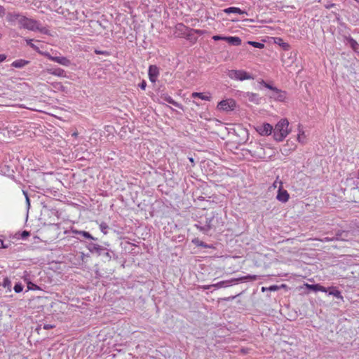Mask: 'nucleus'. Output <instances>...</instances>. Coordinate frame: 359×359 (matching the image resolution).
<instances>
[{
  "instance_id": "37998d69",
  "label": "nucleus",
  "mask_w": 359,
  "mask_h": 359,
  "mask_svg": "<svg viewBox=\"0 0 359 359\" xmlns=\"http://www.w3.org/2000/svg\"><path fill=\"white\" fill-rule=\"evenodd\" d=\"M236 297V296H232V297H228V300H231V299H233Z\"/></svg>"
},
{
  "instance_id": "c85d7f7f",
  "label": "nucleus",
  "mask_w": 359,
  "mask_h": 359,
  "mask_svg": "<svg viewBox=\"0 0 359 359\" xmlns=\"http://www.w3.org/2000/svg\"><path fill=\"white\" fill-rule=\"evenodd\" d=\"M329 294L332 295L337 298H342V297L341 295V292L337 290H333L332 291H330L329 292Z\"/></svg>"
},
{
  "instance_id": "9d476101",
  "label": "nucleus",
  "mask_w": 359,
  "mask_h": 359,
  "mask_svg": "<svg viewBox=\"0 0 359 359\" xmlns=\"http://www.w3.org/2000/svg\"><path fill=\"white\" fill-rule=\"evenodd\" d=\"M86 248L90 252H95L98 255H101L103 253V252L106 251V249L104 248L102 246L92 242L88 243Z\"/></svg>"
},
{
  "instance_id": "20e7f679",
  "label": "nucleus",
  "mask_w": 359,
  "mask_h": 359,
  "mask_svg": "<svg viewBox=\"0 0 359 359\" xmlns=\"http://www.w3.org/2000/svg\"><path fill=\"white\" fill-rule=\"evenodd\" d=\"M257 279V276L248 275V276L240 277L238 278H231V279L226 280H222V281L218 282L215 284L205 286V288L210 289L211 287H215V288L219 289V288H222V287H227L229 286H231V285H233L235 284H238L239 283L245 281L247 280H255Z\"/></svg>"
},
{
  "instance_id": "3c124183",
  "label": "nucleus",
  "mask_w": 359,
  "mask_h": 359,
  "mask_svg": "<svg viewBox=\"0 0 359 359\" xmlns=\"http://www.w3.org/2000/svg\"><path fill=\"white\" fill-rule=\"evenodd\" d=\"M193 102L195 103L196 105H198V104L196 103V101H194Z\"/></svg>"
},
{
  "instance_id": "6ab92c4d",
  "label": "nucleus",
  "mask_w": 359,
  "mask_h": 359,
  "mask_svg": "<svg viewBox=\"0 0 359 359\" xmlns=\"http://www.w3.org/2000/svg\"><path fill=\"white\" fill-rule=\"evenodd\" d=\"M226 41L232 46H240L241 39L238 36H226Z\"/></svg>"
},
{
  "instance_id": "cd10ccee",
  "label": "nucleus",
  "mask_w": 359,
  "mask_h": 359,
  "mask_svg": "<svg viewBox=\"0 0 359 359\" xmlns=\"http://www.w3.org/2000/svg\"><path fill=\"white\" fill-rule=\"evenodd\" d=\"M248 43L257 48H262L264 46V43L256 41H249Z\"/></svg>"
},
{
  "instance_id": "7c9ffc66",
  "label": "nucleus",
  "mask_w": 359,
  "mask_h": 359,
  "mask_svg": "<svg viewBox=\"0 0 359 359\" xmlns=\"http://www.w3.org/2000/svg\"><path fill=\"white\" fill-rule=\"evenodd\" d=\"M23 290V286L21 283H16L14 286V290L16 293H19L22 292Z\"/></svg>"
},
{
  "instance_id": "7ed1b4c3",
  "label": "nucleus",
  "mask_w": 359,
  "mask_h": 359,
  "mask_svg": "<svg viewBox=\"0 0 359 359\" xmlns=\"http://www.w3.org/2000/svg\"><path fill=\"white\" fill-rule=\"evenodd\" d=\"M219 223L217 214L212 212L205 216L204 222H200L199 224H196V227L200 231L207 233L211 229L216 228Z\"/></svg>"
},
{
  "instance_id": "a18cd8bd",
  "label": "nucleus",
  "mask_w": 359,
  "mask_h": 359,
  "mask_svg": "<svg viewBox=\"0 0 359 359\" xmlns=\"http://www.w3.org/2000/svg\"><path fill=\"white\" fill-rule=\"evenodd\" d=\"M257 156H258L259 158H262V156H261V154H260L259 152H258Z\"/></svg>"
},
{
  "instance_id": "49530a36",
  "label": "nucleus",
  "mask_w": 359,
  "mask_h": 359,
  "mask_svg": "<svg viewBox=\"0 0 359 359\" xmlns=\"http://www.w3.org/2000/svg\"><path fill=\"white\" fill-rule=\"evenodd\" d=\"M325 241H332L333 239H330V238H325Z\"/></svg>"
},
{
  "instance_id": "f3484780",
  "label": "nucleus",
  "mask_w": 359,
  "mask_h": 359,
  "mask_svg": "<svg viewBox=\"0 0 359 359\" xmlns=\"http://www.w3.org/2000/svg\"><path fill=\"white\" fill-rule=\"evenodd\" d=\"M191 97L200 98L202 100H206V101H210L211 100V96L209 93H208L207 94H204L203 93L194 92L191 94Z\"/></svg>"
},
{
  "instance_id": "4468645a",
  "label": "nucleus",
  "mask_w": 359,
  "mask_h": 359,
  "mask_svg": "<svg viewBox=\"0 0 359 359\" xmlns=\"http://www.w3.org/2000/svg\"><path fill=\"white\" fill-rule=\"evenodd\" d=\"M346 44L349 45L354 51H355V52H358L359 51V44L352 37L346 36Z\"/></svg>"
},
{
  "instance_id": "aec40b11",
  "label": "nucleus",
  "mask_w": 359,
  "mask_h": 359,
  "mask_svg": "<svg viewBox=\"0 0 359 359\" xmlns=\"http://www.w3.org/2000/svg\"><path fill=\"white\" fill-rule=\"evenodd\" d=\"M306 286L307 288L312 290L315 292H318V291H320V292H327V289L325 287H323L319 284H313V285L306 284Z\"/></svg>"
},
{
  "instance_id": "de8ad7c7",
  "label": "nucleus",
  "mask_w": 359,
  "mask_h": 359,
  "mask_svg": "<svg viewBox=\"0 0 359 359\" xmlns=\"http://www.w3.org/2000/svg\"><path fill=\"white\" fill-rule=\"evenodd\" d=\"M94 23H95V24H98V25H100V23L98 21H95V22H94Z\"/></svg>"
},
{
  "instance_id": "c9c22d12",
  "label": "nucleus",
  "mask_w": 359,
  "mask_h": 359,
  "mask_svg": "<svg viewBox=\"0 0 359 359\" xmlns=\"http://www.w3.org/2000/svg\"><path fill=\"white\" fill-rule=\"evenodd\" d=\"M25 196V198H26V202H27V204L28 205V207L30 205V203H29V198L27 196V194L25 192V191H23Z\"/></svg>"
},
{
  "instance_id": "2f4dec72",
  "label": "nucleus",
  "mask_w": 359,
  "mask_h": 359,
  "mask_svg": "<svg viewBox=\"0 0 359 359\" xmlns=\"http://www.w3.org/2000/svg\"><path fill=\"white\" fill-rule=\"evenodd\" d=\"M226 36H219V35H215V36H212V39L214 41L223 40V41H226Z\"/></svg>"
},
{
  "instance_id": "412c9836",
  "label": "nucleus",
  "mask_w": 359,
  "mask_h": 359,
  "mask_svg": "<svg viewBox=\"0 0 359 359\" xmlns=\"http://www.w3.org/2000/svg\"><path fill=\"white\" fill-rule=\"evenodd\" d=\"M28 63H29V61L22 60V59H20V60H16L13 61L11 64V66L15 68H22L25 65H27Z\"/></svg>"
},
{
  "instance_id": "a19ab883",
  "label": "nucleus",
  "mask_w": 359,
  "mask_h": 359,
  "mask_svg": "<svg viewBox=\"0 0 359 359\" xmlns=\"http://www.w3.org/2000/svg\"><path fill=\"white\" fill-rule=\"evenodd\" d=\"M104 255H105L107 258H109V259H110V258H111V256H110V255H109V252H107V251H106V252H104Z\"/></svg>"
},
{
  "instance_id": "b1692460",
  "label": "nucleus",
  "mask_w": 359,
  "mask_h": 359,
  "mask_svg": "<svg viewBox=\"0 0 359 359\" xmlns=\"http://www.w3.org/2000/svg\"><path fill=\"white\" fill-rule=\"evenodd\" d=\"M24 15H22L19 13H11L8 16L9 21H18L20 25V18H23Z\"/></svg>"
},
{
  "instance_id": "1a4fd4ad",
  "label": "nucleus",
  "mask_w": 359,
  "mask_h": 359,
  "mask_svg": "<svg viewBox=\"0 0 359 359\" xmlns=\"http://www.w3.org/2000/svg\"><path fill=\"white\" fill-rule=\"evenodd\" d=\"M279 184H280V186H279V189L278 191V194L276 196V199L278 201H279L280 202L286 203L287 201H288V200L290 198V195L286 190L282 189V182L281 181L279 182Z\"/></svg>"
},
{
  "instance_id": "e433bc0d",
  "label": "nucleus",
  "mask_w": 359,
  "mask_h": 359,
  "mask_svg": "<svg viewBox=\"0 0 359 359\" xmlns=\"http://www.w3.org/2000/svg\"><path fill=\"white\" fill-rule=\"evenodd\" d=\"M6 58V56L4 54H0V62H4Z\"/></svg>"
},
{
  "instance_id": "ea45409f",
  "label": "nucleus",
  "mask_w": 359,
  "mask_h": 359,
  "mask_svg": "<svg viewBox=\"0 0 359 359\" xmlns=\"http://www.w3.org/2000/svg\"><path fill=\"white\" fill-rule=\"evenodd\" d=\"M279 182H280V181H278V179H277V180L273 182V187L274 188L277 187V184H278V183L279 184Z\"/></svg>"
},
{
  "instance_id": "bb28decb",
  "label": "nucleus",
  "mask_w": 359,
  "mask_h": 359,
  "mask_svg": "<svg viewBox=\"0 0 359 359\" xmlns=\"http://www.w3.org/2000/svg\"><path fill=\"white\" fill-rule=\"evenodd\" d=\"M259 83L261 85H263L266 88L270 89L271 90H272V93L276 90V89H277V88L273 87V86L266 83L264 80H262L261 81H259Z\"/></svg>"
},
{
  "instance_id": "5701e85b",
  "label": "nucleus",
  "mask_w": 359,
  "mask_h": 359,
  "mask_svg": "<svg viewBox=\"0 0 359 359\" xmlns=\"http://www.w3.org/2000/svg\"><path fill=\"white\" fill-rule=\"evenodd\" d=\"M1 286L4 287V288H6L8 292H11V280L8 277L4 278L2 283H1Z\"/></svg>"
},
{
  "instance_id": "473e14b6",
  "label": "nucleus",
  "mask_w": 359,
  "mask_h": 359,
  "mask_svg": "<svg viewBox=\"0 0 359 359\" xmlns=\"http://www.w3.org/2000/svg\"><path fill=\"white\" fill-rule=\"evenodd\" d=\"M146 86H147V83L144 81H142L140 84H139V87L142 89V90H145L146 88Z\"/></svg>"
},
{
  "instance_id": "79ce46f5",
  "label": "nucleus",
  "mask_w": 359,
  "mask_h": 359,
  "mask_svg": "<svg viewBox=\"0 0 359 359\" xmlns=\"http://www.w3.org/2000/svg\"><path fill=\"white\" fill-rule=\"evenodd\" d=\"M341 233H340V234H337V237H336V239H337V240H339V239L344 240V238H341Z\"/></svg>"
},
{
  "instance_id": "a878e982",
  "label": "nucleus",
  "mask_w": 359,
  "mask_h": 359,
  "mask_svg": "<svg viewBox=\"0 0 359 359\" xmlns=\"http://www.w3.org/2000/svg\"><path fill=\"white\" fill-rule=\"evenodd\" d=\"M32 39H25V41L28 46H29L31 48H32L34 50L38 51L40 54H41V51L39 50V47L36 46L34 43H32Z\"/></svg>"
},
{
  "instance_id": "ddd939ff",
  "label": "nucleus",
  "mask_w": 359,
  "mask_h": 359,
  "mask_svg": "<svg viewBox=\"0 0 359 359\" xmlns=\"http://www.w3.org/2000/svg\"><path fill=\"white\" fill-rule=\"evenodd\" d=\"M224 12L225 13L229 14V13H236V14H246L248 15L247 12L244 10H241L239 8L237 7H229L225 9H224Z\"/></svg>"
},
{
  "instance_id": "c756f323",
  "label": "nucleus",
  "mask_w": 359,
  "mask_h": 359,
  "mask_svg": "<svg viewBox=\"0 0 359 359\" xmlns=\"http://www.w3.org/2000/svg\"><path fill=\"white\" fill-rule=\"evenodd\" d=\"M100 229L104 234L107 233L108 226L107 225V224L103 223V222L101 223L100 225Z\"/></svg>"
},
{
  "instance_id": "4be33fe9",
  "label": "nucleus",
  "mask_w": 359,
  "mask_h": 359,
  "mask_svg": "<svg viewBox=\"0 0 359 359\" xmlns=\"http://www.w3.org/2000/svg\"><path fill=\"white\" fill-rule=\"evenodd\" d=\"M245 97H247L249 101L254 102L255 104H258L259 102V95L254 93H247Z\"/></svg>"
},
{
  "instance_id": "f8f14e48",
  "label": "nucleus",
  "mask_w": 359,
  "mask_h": 359,
  "mask_svg": "<svg viewBox=\"0 0 359 359\" xmlns=\"http://www.w3.org/2000/svg\"><path fill=\"white\" fill-rule=\"evenodd\" d=\"M271 97L274 98L275 100H277L278 101H283L286 95L284 91H282L279 89H276V90L270 95Z\"/></svg>"
},
{
  "instance_id": "a211bd4d",
  "label": "nucleus",
  "mask_w": 359,
  "mask_h": 359,
  "mask_svg": "<svg viewBox=\"0 0 359 359\" xmlns=\"http://www.w3.org/2000/svg\"><path fill=\"white\" fill-rule=\"evenodd\" d=\"M72 233L82 236L83 238L90 240H96L89 232L85 231L72 230Z\"/></svg>"
},
{
  "instance_id": "423d86ee",
  "label": "nucleus",
  "mask_w": 359,
  "mask_h": 359,
  "mask_svg": "<svg viewBox=\"0 0 359 359\" xmlns=\"http://www.w3.org/2000/svg\"><path fill=\"white\" fill-rule=\"evenodd\" d=\"M41 55L48 57L50 60L57 62L65 67H69L71 65V61L67 57L64 56H53L49 53H41Z\"/></svg>"
},
{
  "instance_id": "72a5a7b5",
  "label": "nucleus",
  "mask_w": 359,
  "mask_h": 359,
  "mask_svg": "<svg viewBox=\"0 0 359 359\" xmlns=\"http://www.w3.org/2000/svg\"><path fill=\"white\" fill-rule=\"evenodd\" d=\"M334 6H335V4H333V3H329V4H325V7L327 9H330V8H331L334 7Z\"/></svg>"
},
{
  "instance_id": "f03ea898",
  "label": "nucleus",
  "mask_w": 359,
  "mask_h": 359,
  "mask_svg": "<svg viewBox=\"0 0 359 359\" xmlns=\"http://www.w3.org/2000/svg\"><path fill=\"white\" fill-rule=\"evenodd\" d=\"M289 122L286 118H282L275 126L273 133L276 141H283L290 133Z\"/></svg>"
},
{
  "instance_id": "4c0bfd02",
  "label": "nucleus",
  "mask_w": 359,
  "mask_h": 359,
  "mask_svg": "<svg viewBox=\"0 0 359 359\" xmlns=\"http://www.w3.org/2000/svg\"><path fill=\"white\" fill-rule=\"evenodd\" d=\"M8 245H5L3 241L0 240V248H6Z\"/></svg>"
},
{
  "instance_id": "39448f33",
  "label": "nucleus",
  "mask_w": 359,
  "mask_h": 359,
  "mask_svg": "<svg viewBox=\"0 0 359 359\" xmlns=\"http://www.w3.org/2000/svg\"><path fill=\"white\" fill-rule=\"evenodd\" d=\"M228 76L233 80L243 81L244 80L254 79V76L242 69H231L227 73Z\"/></svg>"
},
{
  "instance_id": "393cba45",
  "label": "nucleus",
  "mask_w": 359,
  "mask_h": 359,
  "mask_svg": "<svg viewBox=\"0 0 359 359\" xmlns=\"http://www.w3.org/2000/svg\"><path fill=\"white\" fill-rule=\"evenodd\" d=\"M297 140L299 141V142H301V143H305L306 140V136L305 135L304 131L300 128L299 129Z\"/></svg>"
},
{
  "instance_id": "58836bf2",
  "label": "nucleus",
  "mask_w": 359,
  "mask_h": 359,
  "mask_svg": "<svg viewBox=\"0 0 359 359\" xmlns=\"http://www.w3.org/2000/svg\"><path fill=\"white\" fill-rule=\"evenodd\" d=\"M276 289H277V286H276V285H273L269 287V290L271 291H275V290H276Z\"/></svg>"
},
{
  "instance_id": "0eeeda50",
  "label": "nucleus",
  "mask_w": 359,
  "mask_h": 359,
  "mask_svg": "<svg viewBox=\"0 0 359 359\" xmlns=\"http://www.w3.org/2000/svg\"><path fill=\"white\" fill-rule=\"evenodd\" d=\"M236 107V102L232 99L222 100L217 104V109L219 110L229 111L233 110Z\"/></svg>"
},
{
  "instance_id": "09e8293b",
  "label": "nucleus",
  "mask_w": 359,
  "mask_h": 359,
  "mask_svg": "<svg viewBox=\"0 0 359 359\" xmlns=\"http://www.w3.org/2000/svg\"><path fill=\"white\" fill-rule=\"evenodd\" d=\"M48 327H49V325H48L44 326L45 329H48Z\"/></svg>"
},
{
  "instance_id": "6e6552de",
  "label": "nucleus",
  "mask_w": 359,
  "mask_h": 359,
  "mask_svg": "<svg viewBox=\"0 0 359 359\" xmlns=\"http://www.w3.org/2000/svg\"><path fill=\"white\" fill-rule=\"evenodd\" d=\"M273 130V126L267 123L258 126L256 128V130L261 135H269L272 133Z\"/></svg>"
},
{
  "instance_id": "2eb2a0df",
  "label": "nucleus",
  "mask_w": 359,
  "mask_h": 359,
  "mask_svg": "<svg viewBox=\"0 0 359 359\" xmlns=\"http://www.w3.org/2000/svg\"><path fill=\"white\" fill-rule=\"evenodd\" d=\"M161 98L167 102L169 104H171L172 105H174L175 107L180 109H183V107L181 104L178 103L177 102H175L170 95H163L161 96Z\"/></svg>"
},
{
  "instance_id": "f704fd0d",
  "label": "nucleus",
  "mask_w": 359,
  "mask_h": 359,
  "mask_svg": "<svg viewBox=\"0 0 359 359\" xmlns=\"http://www.w3.org/2000/svg\"><path fill=\"white\" fill-rule=\"evenodd\" d=\"M5 15V9L0 6V17H3Z\"/></svg>"
},
{
  "instance_id": "dca6fc26",
  "label": "nucleus",
  "mask_w": 359,
  "mask_h": 359,
  "mask_svg": "<svg viewBox=\"0 0 359 359\" xmlns=\"http://www.w3.org/2000/svg\"><path fill=\"white\" fill-rule=\"evenodd\" d=\"M48 72L59 77H66L65 71L61 68L48 69Z\"/></svg>"
},
{
  "instance_id": "9b49d317",
  "label": "nucleus",
  "mask_w": 359,
  "mask_h": 359,
  "mask_svg": "<svg viewBox=\"0 0 359 359\" xmlns=\"http://www.w3.org/2000/svg\"><path fill=\"white\" fill-rule=\"evenodd\" d=\"M148 74H149V80L152 83L156 82V81L158 78V76L159 74L158 68L155 65L149 66Z\"/></svg>"
},
{
  "instance_id": "c03bdc74",
  "label": "nucleus",
  "mask_w": 359,
  "mask_h": 359,
  "mask_svg": "<svg viewBox=\"0 0 359 359\" xmlns=\"http://www.w3.org/2000/svg\"><path fill=\"white\" fill-rule=\"evenodd\" d=\"M22 235H23V236H28V235H29V233H28V232H27V231H24Z\"/></svg>"
},
{
  "instance_id": "603ef678",
  "label": "nucleus",
  "mask_w": 359,
  "mask_h": 359,
  "mask_svg": "<svg viewBox=\"0 0 359 359\" xmlns=\"http://www.w3.org/2000/svg\"><path fill=\"white\" fill-rule=\"evenodd\" d=\"M258 149H259L260 150H262V147H258Z\"/></svg>"
},
{
  "instance_id": "8fccbe9b",
  "label": "nucleus",
  "mask_w": 359,
  "mask_h": 359,
  "mask_svg": "<svg viewBox=\"0 0 359 359\" xmlns=\"http://www.w3.org/2000/svg\"><path fill=\"white\" fill-rule=\"evenodd\" d=\"M262 291H266V288L264 287L262 288Z\"/></svg>"
},
{
  "instance_id": "864d4df0",
  "label": "nucleus",
  "mask_w": 359,
  "mask_h": 359,
  "mask_svg": "<svg viewBox=\"0 0 359 359\" xmlns=\"http://www.w3.org/2000/svg\"><path fill=\"white\" fill-rule=\"evenodd\" d=\"M190 161L193 162V158H190Z\"/></svg>"
},
{
  "instance_id": "f257e3e1",
  "label": "nucleus",
  "mask_w": 359,
  "mask_h": 359,
  "mask_svg": "<svg viewBox=\"0 0 359 359\" xmlns=\"http://www.w3.org/2000/svg\"><path fill=\"white\" fill-rule=\"evenodd\" d=\"M20 26L30 31H39L41 34L50 35L49 29L43 27L39 21L25 16L20 18Z\"/></svg>"
}]
</instances>
